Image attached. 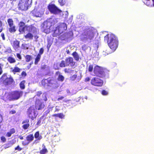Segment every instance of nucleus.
Wrapping results in <instances>:
<instances>
[{
	"label": "nucleus",
	"mask_w": 154,
	"mask_h": 154,
	"mask_svg": "<svg viewBox=\"0 0 154 154\" xmlns=\"http://www.w3.org/2000/svg\"><path fill=\"white\" fill-rule=\"evenodd\" d=\"M64 115L63 114V113H58V117L59 118L62 119L64 118Z\"/></svg>",
	"instance_id": "37998d69"
},
{
	"label": "nucleus",
	"mask_w": 154,
	"mask_h": 154,
	"mask_svg": "<svg viewBox=\"0 0 154 154\" xmlns=\"http://www.w3.org/2000/svg\"><path fill=\"white\" fill-rule=\"evenodd\" d=\"M29 123H26L23 125L22 128L24 130H26L29 128Z\"/></svg>",
	"instance_id": "c9c22d12"
},
{
	"label": "nucleus",
	"mask_w": 154,
	"mask_h": 154,
	"mask_svg": "<svg viewBox=\"0 0 154 154\" xmlns=\"http://www.w3.org/2000/svg\"><path fill=\"white\" fill-rule=\"evenodd\" d=\"M64 97L63 96H61L60 97L58 98L57 99L58 101H60L63 100L64 98Z\"/></svg>",
	"instance_id": "13d9d810"
},
{
	"label": "nucleus",
	"mask_w": 154,
	"mask_h": 154,
	"mask_svg": "<svg viewBox=\"0 0 154 154\" xmlns=\"http://www.w3.org/2000/svg\"><path fill=\"white\" fill-rule=\"evenodd\" d=\"M7 22L9 26V31L10 33H14L16 30V26L14 24V22L13 20L11 18L8 19Z\"/></svg>",
	"instance_id": "4468645a"
},
{
	"label": "nucleus",
	"mask_w": 154,
	"mask_h": 154,
	"mask_svg": "<svg viewBox=\"0 0 154 154\" xmlns=\"http://www.w3.org/2000/svg\"><path fill=\"white\" fill-rule=\"evenodd\" d=\"M95 34V30L92 29H88L83 33V35L86 39L91 40L93 39Z\"/></svg>",
	"instance_id": "1a4fd4ad"
},
{
	"label": "nucleus",
	"mask_w": 154,
	"mask_h": 154,
	"mask_svg": "<svg viewBox=\"0 0 154 154\" xmlns=\"http://www.w3.org/2000/svg\"><path fill=\"white\" fill-rule=\"evenodd\" d=\"M52 116L55 117H58V113L53 114Z\"/></svg>",
	"instance_id": "052dcab7"
},
{
	"label": "nucleus",
	"mask_w": 154,
	"mask_h": 154,
	"mask_svg": "<svg viewBox=\"0 0 154 154\" xmlns=\"http://www.w3.org/2000/svg\"><path fill=\"white\" fill-rule=\"evenodd\" d=\"M28 32L25 35H24V37L26 39H29V40H32L33 39L34 36L33 34H36L37 32V29L36 28V31L35 32H29L28 31Z\"/></svg>",
	"instance_id": "f3484780"
},
{
	"label": "nucleus",
	"mask_w": 154,
	"mask_h": 154,
	"mask_svg": "<svg viewBox=\"0 0 154 154\" xmlns=\"http://www.w3.org/2000/svg\"><path fill=\"white\" fill-rule=\"evenodd\" d=\"M17 57L19 59V60H21L22 59V57L20 55V54L19 53H17Z\"/></svg>",
	"instance_id": "603ef678"
},
{
	"label": "nucleus",
	"mask_w": 154,
	"mask_h": 154,
	"mask_svg": "<svg viewBox=\"0 0 154 154\" xmlns=\"http://www.w3.org/2000/svg\"><path fill=\"white\" fill-rule=\"evenodd\" d=\"M12 144L11 143H8L4 145V148L5 149L9 148L11 146Z\"/></svg>",
	"instance_id": "e433bc0d"
},
{
	"label": "nucleus",
	"mask_w": 154,
	"mask_h": 154,
	"mask_svg": "<svg viewBox=\"0 0 154 154\" xmlns=\"http://www.w3.org/2000/svg\"><path fill=\"white\" fill-rule=\"evenodd\" d=\"M14 82L13 79L11 77H8L7 73H4L0 78V83L5 86L12 84Z\"/></svg>",
	"instance_id": "0eeeda50"
},
{
	"label": "nucleus",
	"mask_w": 154,
	"mask_h": 154,
	"mask_svg": "<svg viewBox=\"0 0 154 154\" xmlns=\"http://www.w3.org/2000/svg\"><path fill=\"white\" fill-rule=\"evenodd\" d=\"M1 139L2 142H5L6 140V139L4 136H2L1 137Z\"/></svg>",
	"instance_id": "8fccbe9b"
},
{
	"label": "nucleus",
	"mask_w": 154,
	"mask_h": 154,
	"mask_svg": "<svg viewBox=\"0 0 154 154\" xmlns=\"http://www.w3.org/2000/svg\"><path fill=\"white\" fill-rule=\"evenodd\" d=\"M82 78L81 75H78L77 74H75L69 77V80L71 81H74L76 80L77 82L79 81Z\"/></svg>",
	"instance_id": "a211bd4d"
},
{
	"label": "nucleus",
	"mask_w": 154,
	"mask_h": 154,
	"mask_svg": "<svg viewBox=\"0 0 154 154\" xmlns=\"http://www.w3.org/2000/svg\"><path fill=\"white\" fill-rule=\"evenodd\" d=\"M43 12L42 10L38 8H35L31 12V13L34 17H40L43 14Z\"/></svg>",
	"instance_id": "2eb2a0df"
},
{
	"label": "nucleus",
	"mask_w": 154,
	"mask_h": 154,
	"mask_svg": "<svg viewBox=\"0 0 154 154\" xmlns=\"http://www.w3.org/2000/svg\"><path fill=\"white\" fill-rule=\"evenodd\" d=\"M55 75L58 76L57 79V82L58 81L62 82L64 80V77L61 74L59 71H57L56 72H55Z\"/></svg>",
	"instance_id": "412c9836"
},
{
	"label": "nucleus",
	"mask_w": 154,
	"mask_h": 154,
	"mask_svg": "<svg viewBox=\"0 0 154 154\" xmlns=\"http://www.w3.org/2000/svg\"><path fill=\"white\" fill-rule=\"evenodd\" d=\"M20 44L19 41L17 40L14 41L12 45L13 48L15 50L17 49L20 47Z\"/></svg>",
	"instance_id": "5701e85b"
},
{
	"label": "nucleus",
	"mask_w": 154,
	"mask_h": 154,
	"mask_svg": "<svg viewBox=\"0 0 154 154\" xmlns=\"http://www.w3.org/2000/svg\"><path fill=\"white\" fill-rule=\"evenodd\" d=\"M59 110H60L59 109L57 108H56V107L54 112H58L59 111Z\"/></svg>",
	"instance_id": "680f3d73"
},
{
	"label": "nucleus",
	"mask_w": 154,
	"mask_h": 154,
	"mask_svg": "<svg viewBox=\"0 0 154 154\" xmlns=\"http://www.w3.org/2000/svg\"><path fill=\"white\" fill-rule=\"evenodd\" d=\"M29 122V120L28 119H26L24 120H23L22 122V124H24L25 123H28Z\"/></svg>",
	"instance_id": "3c124183"
},
{
	"label": "nucleus",
	"mask_w": 154,
	"mask_h": 154,
	"mask_svg": "<svg viewBox=\"0 0 154 154\" xmlns=\"http://www.w3.org/2000/svg\"><path fill=\"white\" fill-rule=\"evenodd\" d=\"M48 8L51 13L54 14H58L61 12V11L54 4H49Z\"/></svg>",
	"instance_id": "f8f14e48"
},
{
	"label": "nucleus",
	"mask_w": 154,
	"mask_h": 154,
	"mask_svg": "<svg viewBox=\"0 0 154 154\" xmlns=\"http://www.w3.org/2000/svg\"><path fill=\"white\" fill-rule=\"evenodd\" d=\"M52 44V42L49 39H48L47 47L48 50H49Z\"/></svg>",
	"instance_id": "473e14b6"
},
{
	"label": "nucleus",
	"mask_w": 154,
	"mask_h": 154,
	"mask_svg": "<svg viewBox=\"0 0 154 154\" xmlns=\"http://www.w3.org/2000/svg\"><path fill=\"white\" fill-rule=\"evenodd\" d=\"M15 132V130L14 128H12L10 130L9 132H8L6 134V136L8 137H11V135L14 133Z\"/></svg>",
	"instance_id": "cd10ccee"
},
{
	"label": "nucleus",
	"mask_w": 154,
	"mask_h": 154,
	"mask_svg": "<svg viewBox=\"0 0 154 154\" xmlns=\"http://www.w3.org/2000/svg\"><path fill=\"white\" fill-rule=\"evenodd\" d=\"M42 119V118H40L39 119L36 124V125H40Z\"/></svg>",
	"instance_id": "49530a36"
},
{
	"label": "nucleus",
	"mask_w": 154,
	"mask_h": 154,
	"mask_svg": "<svg viewBox=\"0 0 154 154\" xmlns=\"http://www.w3.org/2000/svg\"><path fill=\"white\" fill-rule=\"evenodd\" d=\"M45 98L44 99V100L45 101H46L47 100V97H46V96H45Z\"/></svg>",
	"instance_id": "774afa93"
},
{
	"label": "nucleus",
	"mask_w": 154,
	"mask_h": 154,
	"mask_svg": "<svg viewBox=\"0 0 154 154\" xmlns=\"http://www.w3.org/2000/svg\"><path fill=\"white\" fill-rule=\"evenodd\" d=\"M33 107L31 106L28 109L27 111V114L28 117L32 120L36 118L37 115L36 110Z\"/></svg>",
	"instance_id": "9d476101"
},
{
	"label": "nucleus",
	"mask_w": 154,
	"mask_h": 154,
	"mask_svg": "<svg viewBox=\"0 0 154 154\" xmlns=\"http://www.w3.org/2000/svg\"><path fill=\"white\" fill-rule=\"evenodd\" d=\"M72 55L76 61H79L80 57L79 54L76 51L73 52Z\"/></svg>",
	"instance_id": "a878e982"
},
{
	"label": "nucleus",
	"mask_w": 154,
	"mask_h": 154,
	"mask_svg": "<svg viewBox=\"0 0 154 154\" xmlns=\"http://www.w3.org/2000/svg\"><path fill=\"white\" fill-rule=\"evenodd\" d=\"M93 66L91 64H90L88 66V71L89 72H91L93 71Z\"/></svg>",
	"instance_id": "58836bf2"
},
{
	"label": "nucleus",
	"mask_w": 154,
	"mask_h": 154,
	"mask_svg": "<svg viewBox=\"0 0 154 154\" xmlns=\"http://www.w3.org/2000/svg\"><path fill=\"white\" fill-rule=\"evenodd\" d=\"M94 75L100 78H103L108 76V73L107 70L103 69L97 65L96 66L93 70Z\"/></svg>",
	"instance_id": "20e7f679"
},
{
	"label": "nucleus",
	"mask_w": 154,
	"mask_h": 154,
	"mask_svg": "<svg viewBox=\"0 0 154 154\" xmlns=\"http://www.w3.org/2000/svg\"><path fill=\"white\" fill-rule=\"evenodd\" d=\"M7 60L10 63H14L16 62V60L15 58L11 56H9L8 57Z\"/></svg>",
	"instance_id": "c85d7f7f"
},
{
	"label": "nucleus",
	"mask_w": 154,
	"mask_h": 154,
	"mask_svg": "<svg viewBox=\"0 0 154 154\" xmlns=\"http://www.w3.org/2000/svg\"><path fill=\"white\" fill-rule=\"evenodd\" d=\"M3 120V118L2 117V116L0 113V123L2 122Z\"/></svg>",
	"instance_id": "bf43d9fd"
},
{
	"label": "nucleus",
	"mask_w": 154,
	"mask_h": 154,
	"mask_svg": "<svg viewBox=\"0 0 154 154\" xmlns=\"http://www.w3.org/2000/svg\"><path fill=\"white\" fill-rule=\"evenodd\" d=\"M34 37L36 39H38V36L37 35L34 36Z\"/></svg>",
	"instance_id": "0e129e2a"
},
{
	"label": "nucleus",
	"mask_w": 154,
	"mask_h": 154,
	"mask_svg": "<svg viewBox=\"0 0 154 154\" xmlns=\"http://www.w3.org/2000/svg\"><path fill=\"white\" fill-rule=\"evenodd\" d=\"M91 83L94 86L100 87L103 85V81L98 78L94 77L91 79Z\"/></svg>",
	"instance_id": "9b49d317"
},
{
	"label": "nucleus",
	"mask_w": 154,
	"mask_h": 154,
	"mask_svg": "<svg viewBox=\"0 0 154 154\" xmlns=\"http://www.w3.org/2000/svg\"><path fill=\"white\" fill-rule=\"evenodd\" d=\"M42 84L44 85L48 86L56 87L58 85V82L53 77H49L47 79H44L42 81Z\"/></svg>",
	"instance_id": "6e6552de"
},
{
	"label": "nucleus",
	"mask_w": 154,
	"mask_h": 154,
	"mask_svg": "<svg viewBox=\"0 0 154 154\" xmlns=\"http://www.w3.org/2000/svg\"><path fill=\"white\" fill-rule=\"evenodd\" d=\"M42 146L43 148L40 151L39 153L40 154H46L48 151L44 144L42 145Z\"/></svg>",
	"instance_id": "bb28decb"
},
{
	"label": "nucleus",
	"mask_w": 154,
	"mask_h": 154,
	"mask_svg": "<svg viewBox=\"0 0 154 154\" xmlns=\"http://www.w3.org/2000/svg\"><path fill=\"white\" fill-rule=\"evenodd\" d=\"M44 51L43 48H41L39 51V53L38 54V55L41 56V55L43 54Z\"/></svg>",
	"instance_id": "4c0bfd02"
},
{
	"label": "nucleus",
	"mask_w": 154,
	"mask_h": 154,
	"mask_svg": "<svg viewBox=\"0 0 154 154\" xmlns=\"http://www.w3.org/2000/svg\"><path fill=\"white\" fill-rule=\"evenodd\" d=\"M1 36L2 37V38L3 40H5V37L4 34V33H2L1 34Z\"/></svg>",
	"instance_id": "6e6d98bb"
},
{
	"label": "nucleus",
	"mask_w": 154,
	"mask_h": 154,
	"mask_svg": "<svg viewBox=\"0 0 154 154\" xmlns=\"http://www.w3.org/2000/svg\"><path fill=\"white\" fill-rule=\"evenodd\" d=\"M11 72L15 74L17 72H20L21 69L18 67L15 66L14 68L11 67Z\"/></svg>",
	"instance_id": "393cba45"
},
{
	"label": "nucleus",
	"mask_w": 154,
	"mask_h": 154,
	"mask_svg": "<svg viewBox=\"0 0 154 154\" xmlns=\"http://www.w3.org/2000/svg\"><path fill=\"white\" fill-rule=\"evenodd\" d=\"M20 140H23V137L22 136H20Z\"/></svg>",
	"instance_id": "338daca9"
},
{
	"label": "nucleus",
	"mask_w": 154,
	"mask_h": 154,
	"mask_svg": "<svg viewBox=\"0 0 154 154\" xmlns=\"http://www.w3.org/2000/svg\"><path fill=\"white\" fill-rule=\"evenodd\" d=\"M26 61L27 62H29L32 60V58L31 56L29 55H26L24 57Z\"/></svg>",
	"instance_id": "2f4dec72"
},
{
	"label": "nucleus",
	"mask_w": 154,
	"mask_h": 154,
	"mask_svg": "<svg viewBox=\"0 0 154 154\" xmlns=\"http://www.w3.org/2000/svg\"><path fill=\"white\" fill-rule=\"evenodd\" d=\"M3 65L0 63V75L2 74L3 73V71L2 69V67Z\"/></svg>",
	"instance_id": "79ce46f5"
},
{
	"label": "nucleus",
	"mask_w": 154,
	"mask_h": 154,
	"mask_svg": "<svg viewBox=\"0 0 154 154\" xmlns=\"http://www.w3.org/2000/svg\"><path fill=\"white\" fill-rule=\"evenodd\" d=\"M32 106H33V108L37 110H40L44 108L45 105L43 102L39 99H36L35 102V105H32Z\"/></svg>",
	"instance_id": "ddd939ff"
},
{
	"label": "nucleus",
	"mask_w": 154,
	"mask_h": 154,
	"mask_svg": "<svg viewBox=\"0 0 154 154\" xmlns=\"http://www.w3.org/2000/svg\"><path fill=\"white\" fill-rule=\"evenodd\" d=\"M2 21L0 20V32H2Z\"/></svg>",
	"instance_id": "de8ad7c7"
},
{
	"label": "nucleus",
	"mask_w": 154,
	"mask_h": 154,
	"mask_svg": "<svg viewBox=\"0 0 154 154\" xmlns=\"http://www.w3.org/2000/svg\"><path fill=\"white\" fill-rule=\"evenodd\" d=\"M57 27L61 30H62V32L63 30H66L67 28L66 25L65 23H60Z\"/></svg>",
	"instance_id": "b1692460"
},
{
	"label": "nucleus",
	"mask_w": 154,
	"mask_h": 154,
	"mask_svg": "<svg viewBox=\"0 0 154 154\" xmlns=\"http://www.w3.org/2000/svg\"><path fill=\"white\" fill-rule=\"evenodd\" d=\"M15 150H18V151H20L22 149V148L20 147L19 146H17L15 148Z\"/></svg>",
	"instance_id": "c03bdc74"
},
{
	"label": "nucleus",
	"mask_w": 154,
	"mask_h": 154,
	"mask_svg": "<svg viewBox=\"0 0 154 154\" xmlns=\"http://www.w3.org/2000/svg\"><path fill=\"white\" fill-rule=\"evenodd\" d=\"M18 25L19 34L25 33L26 29L29 32H34L36 31V27L33 24L27 26L26 25L25 23L23 21H20Z\"/></svg>",
	"instance_id": "7ed1b4c3"
},
{
	"label": "nucleus",
	"mask_w": 154,
	"mask_h": 154,
	"mask_svg": "<svg viewBox=\"0 0 154 154\" xmlns=\"http://www.w3.org/2000/svg\"><path fill=\"white\" fill-rule=\"evenodd\" d=\"M101 94L103 95H106L108 94V92L105 90H103L101 92Z\"/></svg>",
	"instance_id": "a19ab883"
},
{
	"label": "nucleus",
	"mask_w": 154,
	"mask_h": 154,
	"mask_svg": "<svg viewBox=\"0 0 154 154\" xmlns=\"http://www.w3.org/2000/svg\"><path fill=\"white\" fill-rule=\"evenodd\" d=\"M69 69L66 68L64 69V71L65 73H68L69 72Z\"/></svg>",
	"instance_id": "5fc2aeb1"
},
{
	"label": "nucleus",
	"mask_w": 154,
	"mask_h": 154,
	"mask_svg": "<svg viewBox=\"0 0 154 154\" xmlns=\"http://www.w3.org/2000/svg\"><path fill=\"white\" fill-rule=\"evenodd\" d=\"M30 0H20L19 1L23 2L24 3H29V2L31 3V2Z\"/></svg>",
	"instance_id": "a18cd8bd"
},
{
	"label": "nucleus",
	"mask_w": 154,
	"mask_h": 154,
	"mask_svg": "<svg viewBox=\"0 0 154 154\" xmlns=\"http://www.w3.org/2000/svg\"><path fill=\"white\" fill-rule=\"evenodd\" d=\"M34 136L35 138L34 141V143H37L39 142L40 140L42 138V136L40 134L39 132L38 131L35 133Z\"/></svg>",
	"instance_id": "aec40b11"
},
{
	"label": "nucleus",
	"mask_w": 154,
	"mask_h": 154,
	"mask_svg": "<svg viewBox=\"0 0 154 154\" xmlns=\"http://www.w3.org/2000/svg\"><path fill=\"white\" fill-rule=\"evenodd\" d=\"M21 74L23 78H24L27 75L26 72L24 71H23Z\"/></svg>",
	"instance_id": "ea45409f"
},
{
	"label": "nucleus",
	"mask_w": 154,
	"mask_h": 154,
	"mask_svg": "<svg viewBox=\"0 0 154 154\" xmlns=\"http://www.w3.org/2000/svg\"><path fill=\"white\" fill-rule=\"evenodd\" d=\"M26 81L25 80H23L20 83L19 85L20 88L21 89H24L25 88V84Z\"/></svg>",
	"instance_id": "c756f323"
},
{
	"label": "nucleus",
	"mask_w": 154,
	"mask_h": 154,
	"mask_svg": "<svg viewBox=\"0 0 154 154\" xmlns=\"http://www.w3.org/2000/svg\"><path fill=\"white\" fill-rule=\"evenodd\" d=\"M45 66H42L41 67V68L42 69H45Z\"/></svg>",
	"instance_id": "69168bd1"
},
{
	"label": "nucleus",
	"mask_w": 154,
	"mask_h": 154,
	"mask_svg": "<svg viewBox=\"0 0 154 154\" xmlns=\"http://www.w3.org/2000/svg\"><path fill=\"white\" fill-rule=\"evenodd\" d=\"M104 39L107 41L108 46L113 52L117 48L119 41L117 38L114 34H107L104 36Z\"/></svg>",
	"instance_id": "f257e3e1"
},
{
	"label": "nucleus",
	"mask_w": 154,
	"mask_h": 154,
	"mask_svg": "<svg viewBox=\"0 0 154 154\" xmlns=\"http://www.w3.org/2000/svg\"><path fill=\"white\" fill-rule=\"evenodd\" d=\"M22 91H15L5 94L3 96V99L5 101H14L19 99L23 95Z\"/></svg>",
	"instance_id": "f03ea898"
},
{
	"label": "nucleus",
	"mask_w": 154,
	"mask_h": 154,
	"mask_svg": "<svg viewBox=\"0 0 154 154\" xmlns=\"http://www.w3.org/2000/svg\"><path fill=\"white\" fill-rule=\"evenodd\" d=\"M75 62L74 61L73 58L70 57L66 58L65 60H62L59 64V66L61 68L70 66L72 67H75Z\"/></svg>",
	"instance_id": "423d86ee"
},
{
	"label": "nucleus",
	"mask_w": 154,
	"mask_h": 154,
	"mask_svg": "<svg viewBox=\"0 0 154 154\" xmlns=\"http://www.w3.org/2000/svg\"><path fill=\"white\" fill-rule=\"evenodd\" d=\"M62 33V30H61L57 26L54 30L52 35L53 37H57L59 36Z\"/></svg>",
	"instance_id": "4be33fe9"
},
{
	"label": "nucleus",
	"mask_w": 154,
	"mask_h": 154,
	"mask_svg": "<svg viewBox=\"0 0 154 154\" xmlns=\"http://www.w3.org/2000/svg\"><path fill=\"white\" fill-rule=\"evenodd\" d=\"M66 52L67 54H70V51H69V50L68 49V50H67L66 51Z\"/></svg>",
	"instance_id": "e2e57ef3"
},
{
	"label": "nucleus",
	"mask_w": 154,
	"mask_h": 154,
	"mask_svg": "<svg viewBox=\"0 0 154 154\" xmlns=\"http://www.w3.org/2000/svg\"><path fill=\"white\" fill-rule=\"evenodd\" d=\"M41 58V56L37 55L36 58H35L34 64L35 65H37L38 62L40 61Z\"/></svg>",
	"instance_id": "7c9ffc66"
},
{
	"label": "nucleus",
	"mask_w": 154,
	"mask_h": 154,
	"mask_svg": "<svg viewBox=\"0 0 154 154\" xmlns=\"http://www.w3.org/2000/svg\"><path fill=\"white\" fill-rule=\"evenodd\" d=\"M66 0H58V2L61 6L64 5L66 3Z\"/></svg>",
	"instance_id": "f704fd0d"
},
{
	"label": "nucleus",
	"mask_w": 154,
	"mask_h": 154,
	"mask_svg": "<svg viewBox=\"0 0 154 154\" xmlns=\"http://www.w3.org/2000/svg\"><path fill=\"white\" fill-rule=\"evenodd\" d=\"M29 3L19 1L18 6L19 9L22 11H26L28 9Z\"/></svg>",
	"instance_id": "dca6fc26"
},
{
	"label": "nucleus",
	"mask_w": 154,
	"mask_h": 154,
	"mask_svg": "<svg viewBox=\"0 0 154 154\" xmlns=\"http://www.w3.org/2000/svg\"><path fill=\"white\" fill-rule=\"evenodd\" d=\"M16 112V111L14 109H13L11 110L9 112V114L11 115H12L15 113Z\"/></svg>",
	"instance_id": "09e8293b"
},
{
	"label": "nucleus",
	"mask_w": 154,
	"mask_h": 154,
	"mask_svg": "<svg viewBox=\"0 0 154 154\" xmlns=\"http://www.w3.org/2000/svg\"><path fill=\"white\" fill-rule=\"evenodd\" d=\"M42 94V91H38L36 95L38 97H40Z\"/></svg>",
	"instance_id": "864d4df0"
},
{
	"label": "nucleus",
	"mask_w": 154,
	"mask_h": 154,
	"mask_svg": "<svg viewBox=\"0 0 154 154\" xmlns=\"http://www.w3.org/2000/svg\"><path fill=\"white\" fill-rule=\"evenodd\" d=\"M90 80V79L89 77H87L85 78V81L86 82L89 81Z\"/></svg>",
	"instance_id": "4d7b16f0"
},
{
	"label": "nucleus",
	"mask_w": 154,
	"mask_h": 154,
	"mask_svg": "<svg viewBox=\"0 0 154 154\" xmlns=\"http://www.w3.org/2000/svg\"><path fill=\"white\" fill-rule=\"evenodd\" d=\"M52 107H49L48 108L47 110H46L44 113L43 116H46L48 114H49L50 112L52 111Z\"/></svg>",
	"instance_id": "72a5a7b5"
},
{
	"label": "nucleus",
	"mask_w": 154,
	"mask_h": 154,
	"mask_svg": "<svg viewBox=\"0 0 154 154\" xmlns=\"http://www.w3.org/2000/svg\"><path fill=\"white\" fill-rule=\"evenodd\" d=\"M57 23V21L56 19H54L52 21H45L42 23L41 29L42 30L43 32L46 34H48L51 32V26Z\"/></svg>",
	"instance_id": "39448f33"
},
{
	"label": "nucleus",
	"mask_w": 154,
	"mask_h": 154,
	"mask_svg": "<svg viewBox=\"0 0 154 154\" xmlns=\"http://www.w3.org/2000/svg\"><path fill=\"white\" fill-rule=\"evenodd\" d=\"M26 140L27 141V143H25L24 141L22 142V144L24 145H28L29 143L31 142L33 140L34 137L32 134H31L27 135L26 137Z\"/></svg>",
	"instance_id": "6ab92c4d"
}]
</instances>
